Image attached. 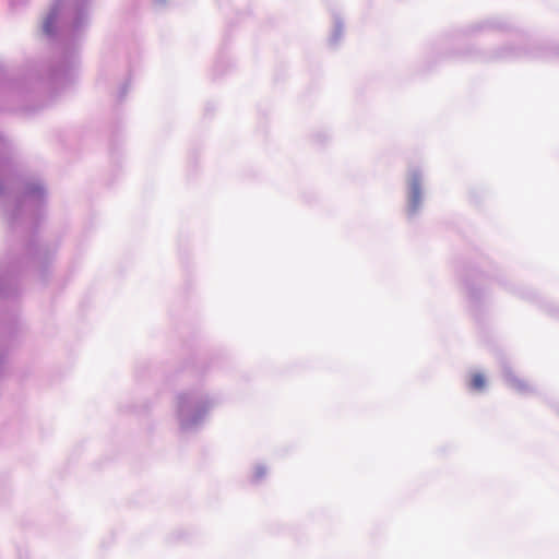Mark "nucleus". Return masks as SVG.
<instances>
[{"label": "nucleus", "mask_w": 559, "mask_h": 559, "mask_svg": "<svg viewBox=\"0 0 559 559\" xmlns=\"http://www.w3.org/2000/svg\"><path fill=\"white\" fill-rule=\"evenodd\" d=\"M419 197H420L419 183L414 181V183H413V200H414V203L418 202Z\"/></svg>", "instance_id": "obj_2"}, {"label": "nucleus", "mask_w": 559, "mask_h": 559, "mask_svg": "<svg viewBox=\"0 0 559 559\" xmlns=\"http://www.w3.org/2000/svg\"><path fill=\"white\" fill-rule=\"evenodd\" d=\"M486 385L485 376L481 373H473L469 380V388L475 391H481Z\"/></svg>", "instance_id": "obj_1"}, {"label": "nucleus", "mask_w": 559, "mask_h": 559, "mask_svg": "<svg viewBox=\"0 0 559 559\" xmlns=\"http://www.w3.org/2000/svg\"><path fill=\"white\" fill-rule=\"evenodd\" d=\"M45 31H46L47 33H49V32H50L48 22L45 24Z\"/></svg>", "instance_id": "obj_3"}]
</instances>
